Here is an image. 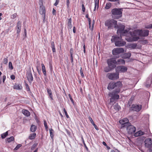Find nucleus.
Wrapping results in <instances>:
<instances>
[{
	"instance_id": "obj_1",
	"label": "nucleus",
	"mask_w": 152,
	"mask_h": 152,
	"mask_svg": "<svg viewBox=\"0 0 152 152\" xmlns=\"http://www.w3.org/2000/svg\"><path fill=\"white\" fill-rule=\"evenodd\" d=\"M123 84L121 81H118L117 82H111L108 84L107 89L109 90L115 89L118 92H120L121 89L122 88Z\"/></svg>"
},
{
	"instance_id": "obj_2",
	"label": "nucleus",
	"mask_w": 152,
	"mask_h": 152,
	"mask_svg": "<svg viewBox=\"0 0 152 152\" xmlns=\"http://www.w3.org/2000/svg\"><path fill=\"white\" fill-rule=\"evenodd\" d=\"M116 26V27L115 28V29H118L117 32L120 33L121 35L126 36H128L129 31V30H124L125 26L124 25L121 24H117Z\"/></svg>"
},
{
	"instance_id": "obj_3",
	"label": "nucleus",
	"mask_w": 152,
	"mask_h": 152,
	"mask_svg": "<svg viewBox=\"0 0 152 152\" xmlns=\"http://www.w3.org/2000/svg\"><path fill=\"white\" fill-rule=\"evenodd\" d=\"M119 92H118L116 91L113 90L111 92H110L108 96L110 97L111 98L110 99V103L113 104L114 102H115V101L119 98V96L118 94Z\"/></svg>"
},
{
	"instance_id": "obj_4",
	"label": "nucleus",
	"mask_w": 152,
	"mask_h": 152,
	"mask_svg": "<svg viewBox=\"0 0 152 152\" xmlns=\"http://www.w3.org/2000/svg\"><path fill=\"white\" fill-rule=\"evenodd\" d=\"M111 40L112 42H115V45L116 46H123L126 44V42L121 40V37H113Z\"/></svg>"
},
{
	"instance_id": "obj_5",
	"label": "nucleus",
	"mask_w": 152,
	"mask_h": 152,
	"mask_svg": "<svg viewBox=\"0 0 152 152\" xmlns=\"http://www.w3.org/2000/svg\"><path fill=\"white\" fill-rule=\"evenodd\" d=\"M123 10L121 8H114L111 11L113 15V17L115 19H118L122 16Z\"/></svg>"
},
{
	"instance_id": "obj_6",
	"label": "nucleus",
	"mask_w": 152,
	"mask_h": 152,
	"mask_svg": "<svg viewBox=\"0 0 152 152\" xmlns=\"http://www.w3.org/2000/svg\"><path fill=\"white\" fill-rule=\"evenodd\" d=\"M117 21L113 19L107 20L105 22V26L108 27V29H113L116 27Z\"/></svg>"
},
{
	"instance_id": "obj_7",
	"label": "nucleus",
	"mask_w": 152,
	"mask_h": 152,
	"mask_svg": "<svg viewBox=\"0 0 152 152\" xmlns=\"http://www.w3.org/2000/svg\"><path fill=\"white\" fill-rule=\"evenodd\" d=\"M119 73L117 72L115 73H110L107 74V77L110 80H114L119 78Z\"/></svg>"
},
{
	"instance_id": "obj_8",
	"label": "nucleus",
	"mask_w": 152,
	"mask_h": 152,
	"mask_svg": "<svg viewBox=\"0 0 152 152\" xmlns=\"http://www.w3.org/2000/svg\"><path fill=\"white\" fill-rule=\"evenodd\" d=\"M107 63L109 67L113 69L116 67L117 62L114 58H110L107 60Z\"/></svg>"
},
{
	"instance_id": "obj_9",
	"label": "nucleus",
	"mask_w": 152,
	"mask_h": 152,
	"mask_svg": "<svg viewBox=\"0 0 152 152\" xmlns=\"http://www.w3.org/2000/svg\"><path fill=\"white\" fill-rule=\"evenodd\" d=\"M136 34H137L135 32V31L133 32L129 31L128 36L130 34L132 37V38L129 39L128 41L130 42H134L136 41L139 39V37L138 36H136Z\"/></svg>"
},
{
	"instance_id": "obj_10",
	"label": "nucleus",
	"mask_w": 152,
	"mask_h": 152,
	"mask_svg": "<svg viewBox=\"0 0 152 152\" xmlns=\"http://www.w3.org/2000/svg\"><path fill=\"white\" fill-rule=\"evenodd\" d=\"M135 32L141 37H146L149 34V31L147 30H135Z\"/></svg>"
},
{
	"instance_id": "obj_11",
	"label": "nucleus",
	"mask_w": 152,
	"mask_h": 152,
	"mask_svg": "<svg viewBox=\"0 0 152 152\" xmlns=\"http://www.w3.org/2000/svg\"><path fill=\"white\" fill-rule=\"evenodd\" d=\"M126 127L127 132L129 134H132L135 132V128L133 126L131 125V124L128 125Z\"/></svg>"
},
{
	"instance_id": "obj_12",
	"label": "nucleus",
	"mask_w": 152,
	"mask_h": 152,
	"mask_svg": "<svg viewBox=\"0 0 152 152\" xmlns=\"http://www.w3.org/2000/svg\"><path fill=\"white\" fill-rule=\"evenodd\" d=\"M119 122L121 124L122 127H126L128 125L130 124V123L129 122L128 119L126 118L120 120Z\"/></svg>"
},
{
	"instance_id": "obj_13",
	"label": "nucleus",
	"mask_w": 152,
	"mask_h": 152,
	"mask_svg": "<svg viewBox=\"0 0 152 152\" xmlns=\"http://www.w3.org/2000/svg\"><path fill=\"white\" fill-rule=\"evenodd\" d=\"M124 52V50L123 48H116L113 49L112 50V53L113 55L117 56L121 53H123Z\"/></svg>"
},
{
	"instance_id": "obj_14",
	"label": "nucleus",
	"mask_w": 152,
	"mask_h": 152,
	"mask_svg": "<svg viewBox=\"0 0 152 152\" xmlns=\"http://www.w3.org/2000/svg\"><path fill=\"white\" fill-rule=\"evenodd\" d=\"M115 71L119 73V72H124L127 70V68L124 66H120L117 67L115 69Z\"/></svg>"
},
{
	"instance_id": "obj_15",
	"label": "nucleus",
	"mask_w": 152,
	"mask_h": 152,
	"mask_svg": "<svg viewBox=\"0 0 152 152\" xmlns=\"http://www.w3.org/2000/svg\"><path fill=\"white\" fill-rule=\"evenodd\" d=\"M144 142L145 146L146 148H149L152 146V139L150 138L146 139Z\"/></svg>"
},
{
	"instance_id": "obj_16",
	"label": "nucleus",
	"mask_w": 152,
	"mask_h": 152,
	"mask_svg": "<svg viewBox=\"0 0 152 152\" xmlns=\"http://www.w3.org/2000/svg\"><path fill=\"white\" fill-rule=\"evenodd\" d=\"M141 109V106L140 105H135L133 104L132 107L130 108V110L135 111H139Z\"/></svg>"
},
{
	"instance_id": "obj_17",
	"label": "nucleus",
	"mask_w": 152,
	"mask_h": 152,
	"mask_svg": "<svg viewBox=\"0 0 152 152\" xmlns=\"http://www.w3.org/2000/svg\"><path fill=\"white\" fill-rule=\"evenodd\" d=\"M26 75L29 82L30 83H31L33 80V77L31 72L30 71L26 73Z\"/></svg>"
},
{
	"instance_id": "obj_18",
	"label": "nucleus",
	"mask_w": 152,
	"mask_h": 152,
	"mask_svg": "<svg viewBox=\"0 0 152 152\" xmlns=\"http://www.w3.org/2000/svg\"><path fill=\"white\" fill-rule=\"evenodd\" d=\"M42 3V2L40 4V8H39V13L42 15H45V8L43 5Z\"/></svg>"
},
{
	"instance_id": "obj_19",
	"label": "nucleus",
	"mask_w": 152,
	"mask_h": 152,
	"mask_svg": "<svg viewBox=\"0 0 152 152\" xmlns=\"http://www.w3.org/2000/svg\"><path fill=\"white\" fill-rule=\"evenodd\" d=\"M144 134V132L140 130L135 133L134 134V136L136 137H137L143 135Z\"/></svg>"
},
{
	"instance_id": "obj_20",
	"label": "nucleus",
	"mask_w": 152,
	"mask_h": 152,
	"mask_svg": "<svg viewBox=\"0 0 152 152\" xmlns=\"http://www.w3.org/2000/svg\"><path fill=\"white\" fill-rule=\"evenodd\" d=\"M22 113L27 117L29 116L30 115V112L28 110H23Z\"/></svg>"
},
{
	"instance_id": "obj_21",
	"label": "nucleus",
	"mask_w": 152,
	"mask_h": 152,
	"mask_svg": "<svg viewBox=\"0 0 152 152\" xmlns=\"http://www.w3.org/2000/svg\"><path fill=\"white\" fill-rule=\"evenodd\" d=\"M14 89L17 90H21L22 89V86L20 84H15L13 87Z\"/></svg>"
},
{
	"instance_id": "obj_22",
	"label": "nucleus",
	"mask_w": 152,
	"mask_h": 152,
	"mask_svg": "<svg viewBox=\"0 0 152 152\" xmlns=\"http://www.w3.org/2000/svg\"><path fill=\"white\" fill-rule=\"evenodd\" d=\"M47 92L49 96H50V98L51 100H53V95L52 94V92L51 90L50 89H49L48 88L47 89Z\"/></svg>"
},
{
	"instance_id": "obj_23",
	"label": "nucleus",
	"mask_w": 152,
	"mask_h": 152,
	"mask_svg": "<svg viewBox=\"0 0 152 152\" xmlns=\"http://www.w3.org/2000/svg\"><path fill=\"white\" fill-rule=\"evenodd\" d=\"M131 55V53H125L123 54V57L124 58H130Z\"/></svg>"
},
{
	"instance_id": "obj_24",
	"label": "nucleus",
	"mask_w": 152,
	"mask_h": 152,
	"mask_svg": "<svg viewBox=\"0 0 152 152\" xmlns=\"http://www.w3.org/2000/svg\"><path fill=\"white\" fill-rule=\"evenodd\" d=\"M41 66L42 67V72L44 74L45 76H46V72L45 69V67L44 65L43 64H41Z\"/></svg>"
},
{
	"instance_id": "obj_25",
	"label": "nucleus",
	"mask_w": 152,
	"mask_h": 152,
	"mask_svg": "<svg viewBox=\"0 0 152 152\" xmlns=\"http://www.w3.org/2000/svg\"><path fill=\"white\" fill-rule=\"evenodd\" d=\"M37 129V126L34 125H32L31 126L30 130L32 132H35Z\"/></svg>"
},
{
	"instance_id": "obj_26",
	"label": "nucleus",
	"mask_w": 152,
	"mask_h": 152,
	"mask_svg": "<svg viewBox=\"0 0 152 152\" xmlns=\"http://www.w3.org/2000/svg\"><path fill=\"white\" fill-rule=\"evenodd\" d=\"M72 19L71 18H70L68 19V28L71 29L72 28V25L71 24Z\"/></svg>"
},
{
	"instance_id": "obj_27",
	"label": "nucleus",
	"mask_w": 152,
	"mask_h": 152,
	"mask_svg": "<svg viewBox=\"0 0 152 152\" xmlns=\"http://www.w3.org/2000/svg\"><path fill=\"white\" fill-rule=\"evenodd\" d=\"M36 135V133H34L30 134L29 137V139L30 140H32L34 139Z\"/></svg>"
},
{
	"instance_id": "obj_28",
	"label": "nucleus",
	"mask_w": 152,
	"mask_h": 152,
	"mask_svg": "<svg viewBox=\"0 0 152 152\" xmlns=\"http://www.w3.org/2000/svg\"><path fill=\"white\" fill-rule=\"evenodd\" d=\"M113 69L111 68L110 67L108 66L104 68V71L105 72H107L111 71Z\"/></svg>"
},
{
	"instance_id": "obj_29",
	"label": "nucleus",
	"mask_w": 152,
	"mask_h": 152,
	"mask_svg": "<svg viewBox=\"0 0 152 152\" xmlns=\"http://www.w3.org/2000/svg\"><path fill=\"white\" fill-rule=\"evenodd\" d=\"M117 62L119 64H125V61L123 59H119Z\"/></svg>"
},
{
	"instance_id": "obj_30",
	"label": "nucleus",
	"mask_w": 152,
	"mask_h": 152,
	"mask_svg": "<svg viewBox=\"0 0 152 152\" xmlns=\"http://www.w3.org/2000/svg\"><path fill=\"white\" fill-rule=\"evenodd\" d=\"M99 0H95V7L94 9V11H95L96 9V6H97V8L99 7Z\"/></svg>"
},
{
	"instance_id": "obj_31",
	"label": "nucleus",
	"mask_w": 152,
	"mask_h": 152,
	"mask_svg": "<svg viewBox=\"0 0 152 152\" xmlns=\"http://www.w3.org/2000/svg\"><path fill=\"white\" fill-rule=\"evenodd\" d=\"M114 109L117 110H119L121 108V107L118 104H115L113 106Z\"/></svg>"
},
{
	"instance_id": "obj_32",
	"label": "nucleus",
	"mask_w": 152,
	"mask_h": 152,
	"mask_svg": "<svg viewBox=\"0 0 152 152\" xmlns=\"http://www.w3.org/2000/svg\"><path fill=\"white\" fill-rule=\"evenodd\" d=\"M21 23L19 21H18L17 24L16 28L18 29H21Z\"/></svg>"
},
{
	"instance_id": "obj_33",
	"label": "nucleus",
	"mask_w": 152,
	"mask_h": 152,
	"mask_svg": "<svg viewBox=\"0 0 152 152\" xmlns=\"http://www.w3.org/2000/svg\"><path fill=\"white\" fill-rule=\"evenodd\" d=\"M111 4L110 3H106L105 8L106 9H108L111 7Z\"/></svg>"
},
{
	"instance_id": "obj_34",
	"label": "nucleus",
	"mask_w": 152,
	"mask_h": 152,
	"mask_svg": "<svg viewBox=\"0 0 152 152\" xmlns=\"http://www.w3.org/2000/svg\"><path fill=\"white\" fill-rule=\"evenodd\" d=\"M137 44H133L129 45V47L132 49H135L137 47Z\"/></svg>"
},
{
	"instance_id": "obj_35",
	"label": "nucleus",
	"mask_w": 152,
	"mask_h": 152,
	"mask_svg": "<svg viewBox=\"0 0 152 152\" xmlns=\"http://www.w3.org/2000/svg\"><path fill=\"white\" fill-rule=\"evenodd\" d=\"M8 131L4 133L3 134H1V137L2 139H4L5 137H6L8 135Z\"/></svg>"
},
{
	"instance_id": "obj_36",
	"label": "nucleus",
	"mask_w": 152,
	"mask_h": 152,
	"mask_svg": "<svg viewBox=\"0 0 152 152\" xmlns=\"http://www.w3.org/2000/svg\"><path fill=\"white\" fill-rule=\"evenodd\" d=\"M14 138L12 136L10 137V138H8L7 140V141L8 142H10L11 141H14Z\"/></svg>"
},
{
	"instance_id": "obj_37",
	"label": "nucleus",
	"mask_w": 152,
	"mask_h": 152,
	"mask_svg": "<svg viewBox=\"0 0 152 152\" xmlns=\"http://www.w3.org/2000/svg\"><path fill=\"white\" fill-rule=\"evenodd\" d=\"M50 136L52 139L53 138V130L52 129H50Z\"/></svg>"
},
{
	"instance_id": "obj_38",
	"label": "nucleus",
	"mask_w": 152,
	"mask_h": 152,
	"mask_svg": "<svg viewBox=\"0 0 152 152\" xmlns=\"http://www.w3.org/2000/svg\"><path fill=\"white\" fill-rule=\"evenodd\" d=\"M44 126L45 127L46 130L47 131H48V126L47 125V123L46 121L45 120H44Z\"/></svg>"
},
{
	"instance_id": "obj_39",
	"label": "nucleus",
	"mask_w": 152,
	"mask_h": 152,
	"mask_svg": "<svg viewBox=\"0 0 152 152\" xmlns=\"http://www.w3.org/2000/svg\"><path fill=\"white\" fill-rule=\"evenodd\" d=\"M9 68L11 70H12L13 69V67L12 66V63L10 61L9 62Z\"/></svg>"
},
{
	"instance_id": "obj_40",
	"label": "nucleus",
	"mask_w": 152,
	"mask_h": 152,
	"mask_svg": "<svg viewBox=\"0 0 152 152\" xmlns=\"http://www.w3.org/2000/svg\"><path fill=\"white\" fill-rule=\"evenodd\" d=\"M37 143L34 144L31 147V150H33L37 147Z\"/></svg>"
},
{
	"instance_id": "obj_41",
	"label": "nucleus",
	"mask_w": 152,
	"mask_h": 152,
	"mask_svg": "<svg viewBox=\"0 0 152 152\" xmlns=\"http://www.w3.org/2000/svg\"><path fill=\"white\" fill-rule=\"evenodd\" d=\"M25 85L26 86V88L27 91H30V88L28 86V85L26 82H25Z\"/></svg>"
},
{
	"instance_id": "obj_42",
	"label": "nucleus",
	"mask_w": 152,
	"mask_h": 152,
	"mask_svg": "<svg viewBox=\"0 0 152 152\" xmlns=\"http://www.w3.org/2000/svg\"><path fill=\"white\" fill-rule=\"evenodd\" d=\"M17 13H15L11 16V18L12 19H14L17 17Z\"/></svg>"
},
{
	"instance_id": "obj_43",
	"label": "nucleus",
	"mask_w": 152,
	"mask_h": 152,
	"mask_svg": "<svg viewBox=\"0 0 152 152\" xmlns=\"http://www.w3.org/2000/svg\"><path fill=\"white\" fill-rule=\"evenodd\" d=\"M22 145L20 144H19L14 149L15 150H18L21 146Z\"/></svg>"
},
{
	"instance_id": "obj_44",
	"label": "nucleus",
	"mask_w": 152,
	"mask_h": 152,
	"mask_svg": "<svg viewBox=\"0 0 152 152\" xmlns=\"http://www.w3.org/2000/svg\"><path fill=\"white\" fill-rule=\"evenodd\" d=\"M63 110H64V112L65 113V115H66V117L67 118H69V116L67 114V112H66L65 109L64 108Z\"/></svg>"
},
{
	"instance_id": "obj_45",
	"label": "nucleus",
	"mask_w": 152,
	"mask_h": 152,
	"mask_svg": "<svg viewBox=\"0 0 152 152\" xmlns=\"http://www.w3.org/2000/svg\"><path fill=\"white\" fill-rule=\"evenodd\" d=\"M80 71V75H81L82 77H84V75L83 72V70L82 69L81 67Z\"/></svg>"
},
{
	"instance_id": "obj_46",
	"label": "nucleus",
	"mask_w": 152,
	"mask_h": 152,
	"mask_svg": "<svg viewBox=\"0 0 152 152\" xmlns=\"http://www.w3.org/2000/svg\"><path fill=\"white\" fill-rule=\"evenodd\" d=\"M145 28H152V24H150L145 26Z\"/></svg>"
},
{
	"instance_id": "obj_47",
	"label": "nucleus",
	"mask_w": 152,
	"mask_h": 152,
	"mask_svg": "<svg viewBox=\"0 0 152 152\" xmlns=\"http://www.w3.org/2000/svg\"><path fill=\"white\" fill-rule=\"evenodd\" d=\"M93 21H94V20ZM94 23H93V24H92V27L91 28V23H90V24H89V29H90L91 30H93V27L94 26Z\"/></svg>"
},
{
	"instance_id": "obj_48",
	"label": "nucleus",
	"mask_w": 152,
	"mask_h": 152,
	"mask_svg": "<svg viewBox=\"0 0 152 152\" xmlns=\"http://www.w3.org/2000/svg\"><path fill=\"white\" fill-rule=\"evenodd\" d=\"M134 99V97H131L129 101L128 104H131Z\"/></svg>"
},
{
	"instance_id": "obj_49",
	"label": "nucleus",
	"mask_w": 152,
	"mask_h": 152,
	"mask_svg": "<svg viewBox=\"0 0 152 152\" xmlns=\"http://www.w3.org/2000/svg\"><path fill=\"white\" fill-rule=\"evenodd\" d=\"M8 60L7 58H4L3 60V63L4 64H6L7 63Z\"/></svg>"
},
{
	"instance_id": "obj_50",
	"label": "nucleus",
	"mask_w": 152,
	"mask_h": 152,
	"mask_svg": "<svg viewBox=\"0 0 152 152\" xmlns=\"http://www.w3.org/2000/svg\"><path fill=\"white\" fill-rule=\"evenodd\" d=\"M51 47L52 48L55 47L54 42H51Z\"/></svg>"
},
{
	"instance_id": "obj_51",
	"label": "nucleus",
	"mask_w": 152,
	"mask_h": 152,
	"mask_svg": "<svg viewBox=\"0 0 152 152\" xmlns=\"http://www.w3.org/2000/svg\"><path fill=\"white\" fill-rule=\"evenodd\" d=\"M88 118H89V120L91 122V123L92 124H93L94 123V122L93 121V120L92 118L91 117H89Z\"/></svg>"
},
{
	"instance_id": "obj_52",
	"label": "nucleus",
	"mask_w": 152,
	"mask_h": 152,
	"mask_svg": "<svg viewBox=\"0 0 152 152\" xmlns=\"http://www.w3.org/2000/svg\"><path fill=\"white\" fill-rule=\"evenodd\" d=\"M70 60L71 62L72 63H73V55H70Z\"/></svg>"
},
{
	"instance_id": "obj_53",
	"label": "nucleus",
	"mask_w": 152,
	"mask_h": 152,
	"mask_svg": "<svg viewBox=\"0 0 152 152\" xmlns=\"http://www.w3.org/2000/svg\"><path fill=\"white\" fill-rule=\"evenodd\" d=\"M82 8L83 11V12H85V8L84 7V5L83 4H82Z\"/></svg>"
},
{
	"instance_id": "obj_54",
	"label": "nucleus",
	"mask_w": 152,
	"mask_h": 152,
	"mask_svg": "<svg viewBox=\"0 0 152 152\" xmlns=\"http://www.w3.org/2000/svg\"><path fill=\"white\" fill-rule=\"evenodd\" d=\"M43 18V23L45 22V15H42Z\"/></svg>"
},
{
	"instance_id": "obj_55",
	"label": "nucleus",
	"mask_w": 152,
	"mask_h": 152,
	"mask_svg": "<svg viewBox=\"0 0 152 152\" xmlns=\"http://www.w3.org/2000/svg\"><path fill=\"white\" fill-rule=\"evenodd\" d=\"M59 2V0H56V1L55 3H54V5L56 6L58 4V3Z\"/></svg>"
},
{
	"instance_id": "obj_56",
	"label": "nucleus",
	"mask_w": 152,
	"mask_h": 152,
	"mask_svg": "<svg viewBox=\"0 0 152 152\" xmlns=\"http://www.w3.org/2000/svg\"><path fill=\"white\" fill-rule=\"evenodd\" d=\"M10 78L12 80H14L15 78V76L14 75H12L10 76Z\"/></svg>"
},
{
	"instance_id": "obj_57",
	"label": "nucleus",
	"mask_w": 152,
	"mask_h": 152,
	"mask_svg": "<svg viewBox=\"0 0 152 152\" xmlns=\"http://www.w3.org/2000/svg\"><path fill=\"white\" fill-rule=\"evenodd\" d=\"M69 97L70 98V100H71V101L72 102V103H74V101H73V99H72V98L71 97V96L70 95V94H69Z\"/></svg>"
},
{
	"instance_id": "obj_58",
	"label": "nucleus",
	"mask_w": 152,
	"mask_h": 152,
	"mask_svg": "<svg viewBox=\"0 0 152 152\" xmlns=\"http://www.w3.org/2000/svg\"><path fill=\"white\" fill-rule=\"evenodd\" d=\"M92 125H93V126H94L96 130H98V129L96 126V125L94 124V123Z\"/></svg>"
},
{
	"instance_id": "obj_59",
	"label": "nucleus",
	"mask_w": 152,
	"mask_h": 152,
	"mask_svg": "<svg viewBox=\"0 0 152 152\" xmlns=\"http://www.w3.org/2000/svg\"><path fill=\"white\" fill-rule=\"evenodd\" d=\"M73 51L72 48L70 49V55H71V54L73 55Z\"/></svg>"
},
{
	"instance_id": "obj_60",
	"label": "nucleus",
	"mask_w": 152,
	"mask_h": 152,
	"mask_svg": "<svg viewBox=\"0 0 152 152\" xmlns=\"http://www.w3.org/2000/svg\"><path fill=\"white\" fill-rule=\"evenodd\" d=\"M53 15H55L56 14V11L54 8L53 9Z\"/></svg>"
},
{
	"instance_id": "obj_61",
	"label": "nucleus",
	"mask_w": 152,
	"mask_h": 152,
	"mask_svg": "<svg viewBox=\"0 0 152 152\" xmlns=\"http://www.w3.org/2000/svg\"><path fill=\"white\" fill-rule=\"evenodd\" d=\"M6 77L5 75H4L3 76V83H4V81L6 79Z\"/></svg>"
},
{
	"instance_id": "obj_62",
	"label": "nucleus",
	"mask_w": 152,
	"mask_h": 152,
	"mask_svg": "<svg viewBox=\"0 0 152 152\" xmlns=\"http://www.w3.org/2000/svg\"><path fill=\"white\" fill-rule=\"evenodd\" d=\"M70 2L69 1V0H67V8H68L69 7V4Z\"/></svg>"
},
{
	"instance_id": "obj_63",
	"label": "nucleus",
	"mask_w": 152,
	"mask_h": 152,
	"mask_svg": "<svg viewBox=\"0 0 152 152\" xmlns=\"http://www.w3.org/2000/svg\"><path fill=\"white\" fill-rule=\"evenodd\" d=\"M21 29H17V33L18 34H19L21 31Z\"/></svg>"
},
{
	"instance_id": "obj_64",
	"label": "nucleus",
	"mask_w": 152,
	"mask_h": 152,
	"mask_svg": "<svg viewBox=\"0 0 152 152\" xmlns=\"http://www.w3.org/2000/svg\"><path fill=\"white\" fill-rule=\"evenodd\" d=\"M150 148L149 149V152H152V147H150Z\"/></svg>"
}]
</instances>
